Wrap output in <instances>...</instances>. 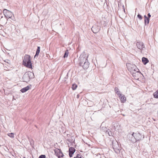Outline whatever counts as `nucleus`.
I'll use <instances>...</instances> for the list:
<instances>
[{
  "label": "nucleus",
  "instance_id": "f257e3e1",
  "mask_svg": "<svg viewBox=\"0 0 158 158\" xmlns=\"http://www.w3.org/2000/svg\"><path fill=\"white\" fill-rule=\"evenodd\" d=\"M88 57V53L84 52L80 55L79 58V64L84 69H87L89 67V63L87 60Z\"/></svg>",
  "mask_w": 158,
  "mask_h": 158
},
{
  "label": "nucleus",
  "instance_id": "f03ea898",
  "mask_svg": "<svg viewBox=\"0 0 158 158\" xmlns=\"http://www.w3.org/2000/svg\"><path fill=\"white\" fill-rule=\"evenodd\" d=\"M23 64L24 66L27 67L32 69V65L31 63L30 56L26 55L24 56Z\"/></svg>",
  "mask_w": 158,
  "mask_h": 158
},
{
  "label": "nucleus",
  "instance_id": "7ed1b4c3",
  "mask_svg": "<svg viewBox=\"0 0 158 158\" xmlns=\"http://www.w3.org/2000/svg\"><path fill=\"white\" fill-rule=\"evenodd\" d=\"M34 77V74L33 73L28 71L25 73L23 75V81L27 82L29 81L30 79Z\"/></svg>",
  "mask_w": 158,
  "mask_h": 158
},
{
  "label": "nucleus",
  "instance_id": "20e7f679",
  "mask_svg": "<svg viewBox=\"0 0 158 158\" xmlns=\"http://www.w3.org/2000/svg\"><path fill=\"white\" fill-rule=\"evenodd\" d=\"M127 68L128 70L131 73L137 72L138 73L139 69L136 67L135 65H131V64H127Z\"/></svg>",
  "mask_w": 158,
  "mask_h": 158
},
{
  "label": "nucleus",
  "instance_id": "39448f33",
  "mask_svg": "<svg viewBox=\"0 0 158 158\" xmlns=\"http://www.w3.org/2000/svg\"><path fill=\"white\" fill-rule=\"evenodd\" d=\"M112 146L114 151L116 153H118L120 152V148L117 141H113Z\"/></svg>",
  "mask_w": 158,
  "mask_h": 158
},
{
  "label": "nucleus",
  "instance_id": "423d86ee",
  "mask_svg": "<svg viewBox=\"0 0 158 158\" xmlns=\"http://www.w3.org/2000/svg\"><path fill=\"white\" fill-rule=\"evenodd\" d=\"M132 136H133L135 139V142H137V141H139L142 140L144 138L143 135H142L138 132L133 133Z\"/></svg>",
  "mask_w": 158,
  "mask_h": 158
},
{
  "label": "nucleus",
  "instance_id": "0eeeda50",
  "mask_svg": "<svg viewBox=\"0 0 158 158\" xmlns=\"http://www.w3.org/2000/svg\"><path fill=\"white\" fill-rule=\"evenodd\" d=\"M3 13L5 16L7 18H11L13 14L10 11L6 9H5L3 11Z\"/></svg>",
  "mask_w": 158,
  "mask_h": 158
},
{
  "label": "nucleus",
  "instance_id": "6e6552de",
  "mask_svg": "<svg viewBox=\"0 0 158 158\" xmlns=\"http://www.w3.org/2000/svg\"><path fill=\"white\" fill-rule=\"evenodd\" d=\"M100 29V27L99 26L96 25H94L91 28V30L92 31L95 33H96L99 31Z\"/></svg>",
  "mask_w": 158,
  "mask_h": 158
},
{
  "label": "nucleus",
  "instance_id": "1a4fd4ad",
  "mask_svg": "<svg viewBox=\"0 0 158 158\" xmlns=\"http://www.w3.org/2000/svg\"><path fill=\"white\" fill-rule=\"evenodd\" d=\"M136 46L138 48L140 49H142L144 47L143 43L141 42H137Z\"/></svg>",
  "mask_w": 158,
  "mask_h": 158
},
{
  "label": "nucleus",
  "instance_id": "9d476101",
  "mask_svg": "<svg viewBox=\"0 0 158 158\" xmlns=\"http://www.w3.org/2000/svg\"><path fill=\"white\" fill-rule=\"evenodd\" d=\"M120 98L121 102L122 103H124L126 100V98L124 95L122 94L121 96L119 97Z\"/></svg>",
  "mask_w": 158,
  "mask_h": 158
},
{
  "label": "nucleus",
  "instance_id": "9b49d317",
  "mask_svg": "<svg viewBox=\"0 0 158 158\" xmlns=\"http://www.w3.org/2000/svg\"><path fill=\"white\" fill-rule=\"evenodd\" d=\"M30 89L29 87V86H27L24 88H22L21 89L20 91L22 93H24L28 90Z\"/></svg>",
  "mask_w": 158,
  "mask_h": 158
},
{
  "label": "nucleus",
  "instance_id": "f8f14e48",
  "mask_svg": "<svg viewBox=\"0 0 158 158\" xmlns=\"http://www.w3.org/2000/svg\"><path fill=\"white\" fill-rule=\"evenodd\" d=\"M142 61L144 64H146L149 62V60L147 58L143 57L142 58Z\"/></svg>",
  "mask_w": 158,
  "mask_h": 158
},
{
  "label": "nucleus",
  "instance_id": "ddd939ff",
  "mask_svg": "<svg viewBox=\"0 0 158 158\" xmlns=\"http://www.w3.org/2000/svg\"><path fill=\"white\" fill-rule=\"evenodd\" d=\"M144 23L145 25L148 24L149 21V18H148L146 15L144 16Z\"/></svg>",
  "mask_w": 158,
  "mask_h": 158
},
{
  "label": "nucleus",
  "instance_id": "4468645a",
  "mask_svg": "<svg viewBox=\"0 0 158 158\" xmlns=\"http://www.w3.org/2000/svg\"><path fill=\"white\" fill-rule=\"evenodd\" d=\"M40 47L39 46L37 47V50L36 51V54L35 56V57L36 56H38L39 55V54L40 52Z\"/></svg>",
  "mask_w": 158,
  "mask_h": 158
},
{
  "label": "nucleus",
  "instance_id": "2eb2a0df",
  "mask_svg": "<svg viewBox=\"0 0 158 158\" xmlns=\"http://www.w3.org/2000/svg\"><path fill=\"white\" fill-rule=\"evenodd\" d=\"M69 54V51L68 50H66L64 55V57L65 58L67 57L68 56Z\"/></svg>",
  "mask_w": 158,
  "mask_h": 158
},
{
  "label": "nucleus",
  "instance_id": "dca6fc26",
  "mask_svg": "<svg viewBox=\"0 0 158 158\" xmlns=\"http://www.w3.org/2000/svg\"><path fill=\"white\" fill-rule=\"evenodd\" d=\"M106 134H108V135L109 136H112V133L111 132V131L110 130H109L108 129V130H106Z\"/></svg>",
  "mask_w": 158,
  "mask_h": 158
},
{
  "label": "nucleus",
  "instance_id": "f3484780",
  "mask_svg": "<svg viewBox=\"0 0 158 158\" xmlns=\"http://www.w3.org/2000/svg\"><path fill=\"white\" fill-rule=\"evenodd\" d=\"M154 98H158V90L153 94Z\"/></svg>",
  "mask_w": 158,
  "mask_h": 158
},
{
  "label": "nucleus",
  "instance_id": "a211bd4d",
  "mask_svg": "<svg viewBox=\"0 0 158 158\" xmlns=\"http://www.w3.org/2000/svg\"><path fill=\"white\" fill-rule=\"evenodd\" d=\"M58 154H59V156H58V157L59 158L60 157H62L64 156V155L63 153L60 150H59Z\"/></svg>",
  "mask_w": 158,
  "mask_h": 158
},
{
  "label": "nucleus",
  "instance_id": "6ab92c4d",
  "mask_svg": "<svg viewBox=\"0 0 158 158\" xmlns=\"http://www.w3.org/2000/svg\"><path fill=\"white\" fill-rule=\"evenodd\" d=\"M75 151V149L73 147H70L69 148V152H74Z\"/></svg>",
  "mask_w": 158,
  "mask_h": 158
},
{
  "label": "nucleus",
  "instance_id": "aec40b11",
  "mask_svg": "<svg viewBox=\"0 0 158 158\" xmlns=\"http://www.w3.org/2000/svg\"><path fill=\"white\" fill-rule=\"evenodd\" d=\"M8 135L10 137L13 138L14 137L15 134L14 133H11L8 134Z\"/></svg>",
  "mask_w": 158,
  "mask_h": 158
},
{
  "label": "nucleus",
  "instance_id": "412c9836",
  "mask_svg": "<svg viewBox=\"0 0 158 158\" xmlns=\"http://www.w3.org/2000/svg\"><path fill=\"white\" fill-rule=\"evenodd\" d=\"M77 87V86L76 84H73L72 87V88L74 90L76 89Z\"/></svg>",
  "mask_w": 158,
  "mask_h": 158
},
{
  "label": "nucleus",
  "instance_id": "4be33fe9",
  "mask_svg": "<svg viewBox=\"0 0 158 158\" xmlns=\"http://www.w3.org/2000/svg\"><path fill=\"white\" fill-rule=\"evenodd\" d=\"M73 158H83L80 154H77L76 157Z\"/></svg>",
  "mask_w": 158,
  "mask_h": 158
},
{
  "label": "nucleus",
  "instance_id": "5701e85b",
  "mask_svg": "<svg viewBox=\"0 0 158 158\" xmlns=\"http://www.w3.org/2000/svg\"><path fill=\"white\" fill-rule=\"evenodd\" d=\"M118 96H121L122 95V94L119 91V90L118 91H117L116 92Z\"/></svg>",
  "mask_w": 158,
  "mask_h": 158
},
{
  "label": "nucleus",
  "instance_id": "b1692460",
  "mask_svg": "<svg viewBox=\"0 0 158 158\" xmlns=\"http://www.w3.org/2000/svg\"><path fill=\"white\" fill-rule=\"evenodd\" d=\"M46 157V156L44 155H42L40 156L38 158H45Z\"/></svg>",
  "mask_w": 158,
  "mask_h": 158
},
{
  "label": "nucleus",
  "instance_id": "393cba45",
  "mask_svg": "<svg viewBox=\"0 0 158 158\" xmlns=\"http://www.w3.org/2000/svg\"><path fill=\"white\" fill-rule=\"evenodd\" d=\"M74 152H69V157H71L72 156L73 154L74 153Z\"/></svg>",
  "mask_w": 158,
  "mask_h": 158
},
{
  "label": "nucleus",
  "instance_id": "a878e982",
  "mask_svg": "<svg viewBox=\"0 0 158 158\" xmlns=\"http://www.w3.org/2000/svg\"><path fill=\"white\" fill-rule=\"evenodd\" d=\"M137 17L139 18V19L140 20H141L142 19V17L141 15L139 14H138L137 15Z\"/></svg>",
  "mask_w": 158,
  "mask_h": 158
},
{
  "label": "nucleus",
  "instance_id": "bb28decb",
  "mask_svg": "<svg viewBox=\"0 0 158 158\" xmlns=\"http://www.w3.org/2000/svg\"><path fill=\"white\" fill-rule=\"evenodd\" d=\"M114 91L115 92H116L117 91H119V89L117 87H115L114 89Z\"/></svg>",
  "mask_w": 158,
  "mask_h": 158
},
{
  "label": "nucleus",
  "instance_id": "cd10ccee",
  "mask_svg": "<svg viewBox=\"0 0 158 158\" xmlns=\"http://www.w3.org/2000/svg\"><path fill=\"white\" fill-rule=\"evenodd\" d=\"M137 72H135L134 73H132V76L133 77H136V73Z\"/></svg>",
  "mask_w": 158,
  "mask_h": 158
},
{
  "label": "nucleus",
  "instance_id": "c85d7f7f",
  "mask_svg": "<svg viewBox=\"0 0 158 158\" xmlns=\"http://www.w3.org/2000/svg\"><path fill=\"white\" fill-rule=\"evenodd\" d=\"M102 129L106 131V130H107V129L106 127H102Z\"/></svg>",
  "mask_w": 158,
  "mask_h": 158
},
{
  "label": "nucleus",
  "instance_id": "c756f323",
  "mask_svg": "<svg viewBox=\"0 0 158 158\" xmlns=\"http://www.w3.org/2000/svg\"><path fill=\"white\" fill-rule=\"evenodd\" d=\"M148 18H149L151 16V15H150V13H148Z\"/></svg>",
  "mask_w": 158,
  "mask_h": 158
},
{
  "label": "nucleus",
  "instance_id": "7c9ffc66",
  "mask_svg": "<svg viewBox=\"0 0 158 158\" xmlns=\"http://www.w3.org/2000/svg\"><path fill=\"white\" fill-rule=\"evenodd\" d=\"M79 95H77V98H79Z\"/></svg>",
  "mask_w": 158,
  "mask_h": 158
},
{
  "label": "nucleus",
  "instance_id": "2f4dec72",
  "mask_svg": "<svg viewBox=\"0 0 158 158\" xmlns=\"http://www.w3.org/2000/svg\"><path fill=\"white\" fill-rule=\"evenodd\" d=\"M132 141V142L133 143H134V141Z\"/></svg>",
  "mask_w": 158,
  "mask_h": 158
},
{
  "label": "nucleus",
  "instance_id": "473e14b6",
  "mask_svg": "<svg viewBox=\"0 0 158 158\" xmlns=\"http://www.w3.org/2000/svg\"><path fill=\"white\" fill-rule=\"evenodd\" d=\"M25 158V157H24V158Z\"/></svg>",
  "mask_w": 158,
  "mask_h": 158
}]
</instances>
